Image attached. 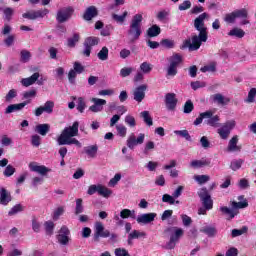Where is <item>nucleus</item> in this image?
I'll return each instance as SVG.
<instances>
[{
    "mask_svg": "<svg viewBox=\"0 0 256 256\" xmlns=\"http://www.w3.org/2000/svg\"><path fill=\"white\" fill-rule=\"evenodd\" d=\"M205 19H209V14L204 12L200 14L194 20V28L199 34L193 35L191 38L186 39L180 49H189V51H198L201 48L203 43H207V39L209 38L207 27L205 26Z\"/></svg>",
    "mask_w": 256,
    "mask_h": 256,
    "instance_id": "obj_1",
    "label": "nucleus"
},
{
    "mask_svg": "<svg viewBox=\"0 0 256 256\" xmlns=\"http://www.w3.org/2000/svg\"><path fill=\"white\" fill-rule=\"evenodd\" d=\"M79 135V122H74L72 126L64 128L60 136L58 137V145H76V147H82L81 142L76 138Z\"/></svg>",
    "mask_w": 256,
    "mask_h": 256,
    "instance_id": "obj_2",
    "label": "nucleus"
},
{
    "mask_svg": "<svg viewBox=\"0 0 256 256\" xmlns=\"http://www.w3.org/2000/svg\"><path fill=\"white\" fill-rule=\"evenodd\" d=\"M143 22V15L136 14L133 16L129 29L127 31L128 39L130 43H135V41H139L143 30H141V23Z\"/></svg>",
    "mask_w": 256,
    "mask_h": 256,
    "instance_id": "obj_3",
    "label": "nucleus"
},
{
    "mask_svg": "<svg viewBox=\"0 0 256 256\" xmlns=\"http://www.w3.org/2000/svg\"><path fill=\"white\" fill-rule=\"evenodd\" d=\"M231 207L232 208H229L227 206L220 207L222 215H228V221H231V219H235V216H237L239 213L237 209H245L249 207V202H247V200L240 202L232 201Z\"/></svg>",
    "mask_w": 256,
    "mask_h": 256,
    "instance_id": "obj_4",
    "label": "nucleus"
},
{
    "mask_svg": "<svg viewBox=\"0 0 256 256\" xmlns=\"http://www.w3.org/2000/svg\"><path fill=\"white\" fill-rule=\"evenodd\" d=\"M167 77H175L177 75V67L183 63V56L179 53H174L168 58Z\"/></svg>",
    "mask_w": 256,
    "mask_h": 256,
    "instance_id": "obj_5",
    "label": "nucleus"
},
{
    "mask_svg": "<svg viewBox=\"0 0 256 256\" xmlns=\"http://www.w3.org/2000/svg\"><path fill=\"white\" fill-rule=\"evenodd\" d=\"M99 237H103L104 239H107V237H110V241L113 243H117V238L119 237L117 234L112 233L109 230H105V226H103V223L96 222L95 223V233H94V239H99Z\"/></svg>",
    "mask_w": 256,
    "mask_h": 256,
    "instance_id": "obj_6",
    "label": "nucleus"
},
{
    "mask_svg": "<svg viewBox=\"0 0 256 256\" xmlns=\"http://www.w3.org/2000/svg\"><path fill=\"white\" fill-rule=\"evenodd\" d=\"M73 13H75V8L72 6L60 8L56 13L57 23H67L73 17Z\"/></svg>",
    "mask_w": 256,
    "mask_h": 256,
    "instance_id": "obj_7",
    "label": "nucleus"
},
{
    "mask_svg": "<svg viewBox=\"0 0 256 256\" xmlns=\"http://www.w3.org/2000/svg\"><path fill=\"white\" fill-rule=\"evenodd\" d=\"M235 125L237 123L235 120H228L224 124H220V128H218L217 133L220 136V139L227 140L229 139V135H231V131L235 129Z\"/></svg>",
    "mask_w": 256,
    "mask_h": 256,
    "instance_id": "obj_8",
    "label": "nucleus"
},
{
    "mask_svg": "<svg viewBox=\"0 0 256 256\" xmlns=\"http://www.w3.org/2000/svg\"><path fill=\"white\" fill-rule=\"evenodd\" d=\"M95 193H98V195H100L101 197H105L106 199H108V197H111V195H113V191H111V189L98 184V185H90L88 190H87V194L88 195H95Z\"/></svg>",
    "mask_w": 256,
    "mask_h": 256,
    "instance_id": "obj_9",
    "label": "nucleus"
},
{
    "mask_svg": "<svg viewBox=\"0 0 256 256\" xmlns=\"http://www.w3.org/2000/svg\"><path fill=\"white\" fill-rule=\"evenodd\" d=\"M198 196L200 197L204 209L207 211L213 209V200L211 199V194H209V190H207V188H201L198 191Z\"/></svg>",
    "mask_w": 256,
    "mask_h": 256,
    "instance_id": "obj_10",
    "label": "nucleus"
},
{
    "mask_svg": "<svg viewBox=\"0 0 256 256\" xmlns=\"http://www.w3.org/2000/svg\"><path fill=\"white\" fill-rule=\"evenodd\" d=\"M143 143H145L144 133H140L138 136H135V133H131L126 140V145L129 149H135L137 145H143Z\"/></svg>",
    "mask_w": 256,
    "mask_h": 256,
    "instance_id": "obj_11",
    "label": "nucleus"
},
{
    "mask_svg": "<svg viewBox=\"0 0 256 256\" xmlns=\"http://www.w3.org/2000/svg\"><path fill=\"white\" fill-rule=\"evenodd\" d=\"M59 245L67 246L71 241V230L67 226H62L56 236Z\"/></svg>",
    "mask_w": 256,
    "mask_h": 256,
    "instance_id": "obj_12",
    "label": "nucleus"
},
{
    "mask_svg": "<svg viewBox=\"0 0 256 256\" xmlns=\"http://www.w3.org/2000/svg\"><path fill=\"white\" fill-rule=\"evenodd\" d=\"M99 41H100L99 37H95V36L87 37L84 41L83 55H85L86 57H90L91 50L93 49V47L99 45Z\"/></svg>",
    "mask_w": 256,
    "mask_h": 256,
    "instance_id": "obj_13",
    "label": "nucleus"
},
{
    "mask_svg": "<svg viewBox=\"0 0 256 256\" xmlns=\"http://www.w3.org/2000/svg\"><path fill=\"white\" fill-rule=\"evenodd\" d=\"M53 109H55V102L48 100L44 103L43 106H39L34 110V115L35 117H41L43 113L51 115V113H53Z\"/></svg>",
    "mask_w": 256,
    "mask_h": 256,
    "instance_id": "obj_14",
    "label": "nucleus"
},
{
    "mask_svg": "<svg viewBox=\"0 0 256 256\" xmlns=\"http://www.w3.org/2000/svg\"><path fill=\"white\" fill-rule=\"evenodd\" d=\"M206 113H209V116H206V125L214 127V129L221 127V117L219 115H214L211 110L206 111Z\"/></svg>",
    "mask_w": 256,
    "mask_h": 256,
    "instance_id": "obj_15",
    "label": "nucleus"
},
{
    "mask_svg": "<svg viewBox=\"0 0 256 256\" xmlns=\"http://www.w3.org/2000/svg\"><path fill=\"white\" fill-rule=\"evenodd\" d=\"M91 102L94 103L89 107V111H91V113H101L104 105H107V100L101 98H92Z\"/></svg>",
    "mask_w": 256,
    "mask_h": 256,
    "instance_id": "obj_16",
    "label": "nucleus"
},
{
    "mask_svg": "<svg viewBox=\"0 0 256 256\" xmlns=\"http://www.w3.org/2000/svg\"><path fill=\"white\" fill-rule=\"evenodd\" d=\"M177 95L175 93H167L165 95V105L168 111H175L177 109Z\"/></svg>",
    "mask_w": 256,
    "mask_h": 256,
    "instance_id": "obj_17",
    "label": "nucleus"
},
{
    "mask_svg": "<svg viewBox=\"0 0 256 256\" xmlns=\"http://www.w3.org/2000/svg\"><path fill=\"white\" fill-rule=\"evenodd\" d=\"M165 233H169L170 239H173L174 241L179 242V239L183 237V234L185 233V231L182 228L172 226V227H168L165 230Z\"/></svg>",
    "mask_w": 256,
    "mask_h": 256,
    "instance_id": "obj_18",
    "label": "nucleus"
},
{
    "mask_svg": "<svg viewBox=\"0 0 256 256\" xmlns=\"http://www.w3.org/2000/svg\"><path fill=\"white\" fill-rule=\"evenodd\" d=\"M145 91H147V84L137 86L133 91V99L137 103H141L145 99Z\"/></svg>",
    "mask_w": 256,
    "mask_h": 256,
    "instance_id": "obj_19",
    "label": "nucleus"
},
{
    "mask_svg": "<svg viewBox=\"0 0 256 256\" xmlns=\"http://www.w3.org/2000/svg\"><path fill=\"white\" fill-rule=\"evenodd\" d=\"M28 167L30 171L34 173H38L42 177H45V175H47V173L51 171V169L47 168L44 165H38L37 162H30Z\"/></svg>",
    "mask_w": 256,
    "mask_h": 256,
    "instance_id": "obj_20",
    "label": "nucleus"
},
{
    "mask_svg": "<svg viewBox=\"0 0 256 256\" xmlns=\"http://www.w3.org/2000/svg\"><path fill=\"white\" fill-rule=\"evenodd\" d=\"M237 143H239V136H233L228 142V153H240L242 147L237 145Z\"/></svg>",
    "mask_w": 256,
    "mask_h": 256,
    "instance_id": "obj_21",
    "label": "nucleus"
},
{
    "mask_svg": "<svg viewBox=\"0 0 256 256\" xmlns=\"http://www.w3.org/2000/svg\"><path fill=\"white\" fill-rule=\"evenodd\" d=\"M13 201V197L11 196V192H9L7 189L1 187L0 188V205H4V207H7L9 203Z\"/></svg>",
    "mask_w": 256,
    "mask_h": 256,
    "instance_id": "obj_22",
    "label": "nucleus"
},
{
    "mask_svg": "<svg viewBox=\"0 0 256 256\" xmlns=\"http://www.w3.org/2000/svg\"><path fill=\"white\" fill-rule=\"evenodd\" d=\"M157 217V213H146L139 215L136 219L137 223H142L143 225H148V223H153Z\"/></svg>",
    "mask_w": 256,
    "mask_h": 256,
    "instance_id": "obj_23",
    "label": "nucleus"
},
{
    "mask_svg": "<svg viewBox=\"0 0 256 256\" xmlns=\"http://www.w3.org/2000/svg\"><path fill=\"white\" fill-rule=\"evenodd\" d=\"M99 152V145H89L83 148V153L87 155L89 159H95L97 157V153Z\"/></svg>",
    "mask_w": 256,
    "mask_h": 256,
    "instance_id": "obj_24",
    "label": "nucleus"
},
{
    "mask_svg": "<svg viewBox=\"0 0 256 256\" xmlns=\"http://www.w3.org/2000/svg\"><path fill=\"white\" fill-rule=\"evenodd\" d=\"M31 101H24L19 104H10L6 109H5V115H10V113H15V111H21L26 105H29Z\"/></svg>",
    "mask_w": 256,
    "mask_h": 256,
    "instance_id": "obj_25",
    "label": "nucleus"
},
{
    "mask_svg": "<svg viewBox=\"0 0 256 256\" xmlns=\"http://www.w3.org/2000/svg\"><path fill=\"white\" fill-rule=\"evenodd\" d=\"M97 15H99L97 7L89 6L84 12L83 19L84 21H91L94 17H97Z\"/></svg>",
    "mask_w": 256,
    "mask_h": 256,
    "instance_id": "obj_26",
    "label": "nucleus"
},
{
    "mask_svg": "<svg viewBox=\"0 0 256 256\" xmlns=\"http://www.w3.org/2000/svg\"><path fill=\"white\" fill-rule=\"evenodd\" d=\"M71 99L73 101H76V109L79 113H85V109H87V102L85 101V98L72 96Z\"/></svg>",
    "mask_w": 256,
    "mask_h": 256,
    "instance_id": "obj_27",
    "label": "nucleus"
},
{
    "mask_svg": "<svg viewBox=\"0 0 256 256\" xmlns=\"http://www.w3.org/2000/svg\"><path fill=\"white\" fill-rule=\"evenodd\" d=\"M40 74L38 72H35L28 78H24L21 80V83L23 87H31V85H34V83H37V80L39 79Z\"/></svg>",
    "mask_w": 256,
    "mask_h": 256,
    "instance_id": "obj_28",
    "label": "nucleus"
},
{
    "mask_svg": "<svg viewBox=\"0 0 256 256\" xmlns=\"http://www.w3.org/2000/svg\"><path fill=\"white\" fill-rule=\"evenodd\" d=\"M50 129H51V125L49 124H38L35 126L34 131L35 133H38V135L45 137V135L49 133Z\"/></svg>",
    "mask_w": 256,
    "mask_h": 256,
    "instance_id": "obj_29",
    "label": "nucleus"
},
{
    "mask_svg": "<svg viewBox=\"0 0 256 256\" xmlns=\"http://www.w3.org/2000/svg\"><path fill=\"white\" fill-rule=\"evenodd\" d=\"M212 100L214 103H217V105H227L231 101V99L223 96L221 93L212 95Z\"/></svg>",
    "mask_w": 256,
    "mask_h": 256,
    "instance_id": "obj_30",
    "label": "nucleus"
},
{
    "mask_svg": "<svg viewBox=\"0 0 256 256\" xmlns=\"http://www.w3.org/2000/svg\"><path fill=\"white\" fill-rule=\"evenodd\" d=\"M161 35V27L157 26V24L152 25L150 28L147 30V36L150 38L153 37H159Z\"/></svg>",
    "mask_w": 256,
    "mask_h": 256,
    "instance_id": "obj_31",
    "label": "nucleus"
},
{
    "mask_svg": "<svg viewBox=\"0 0 256 256\" xmlns=\"http://www.w3.org/2000/svg\"><path fill=\"white\" fill-rule=\"evenodd\" d=\"M201 233H204L208 237H215L217 235V228L213 226H204L200 229Z\"/></svg>",
    "mask_w": 256,
    "mask_h": 256,
    "instance_id": "obj_32",
    "label": "nucleus"
},
{
    "mask_svg": "<svg viewBox=\"0 0 256 256\" xmlns=\"http://www.w3.org/2000/svg\"><path fill=\"white\" fill-rule=\"evenodd\" d=\"M139 237H145V232H139L137 230L132 231L129 235H128V240L127 243L128 245H133V239H139Z\"/></svg>",
    "mask_w": 256,
    "mask_h": 256,
    "instance_id": "obj_33",
    "label": "nucleus"
},
{
    "mask_svg": "<svg viewBox=\"0 0 256 256\" xmlns=\"http://www.w3.org/2000/svg\"><path fill=\"white\" fill-rule=\"evenodd\" d=\"M169 15H171V12L169 10H160L156 14V19L160 21L161 23H165L167 19H169Z\"/></svg>",
    "mask_w": 256,
    "mask_h": 256,
    "instance_id": "obj_34",
    "label": "nucleus"
},
{
    "mask_svg": "<svg viewBox=\"0 0 256 256\" xmlns=\"http://www.w3.org/2000/svg\"><path fill=\"white\" fill-rule=\"evenodd\" d=\"M229 37H236L237 39H243L245 37V31L240 28H234L229 31Z\"/></svg>",
    "mask_w": 256,
    "mask_h": 256,
    "instance_id": "obj_35",
    "label": "nucleus"
},
{
    "mask_svg": "<svg viewBox=\"0 0 256 256\" xmlns=\"http://www.w3.org/2000/svg\"><path fill=\"white\" fill-rule=\"evenodd\" d=\"M97 57L100 61H107V59H109V48H107V46L102 47L98 52Z\"/></svg>",
    "mask_w": 256,
    "mask_h": 256,
    "instance_id": "obj_36",
    "label": "nucleus"
},
{
    "mask_svg": "<svg viewBox=\"0 0 256 256\" xmlns=\"http://www.w3.org/2000/svg\"><path fill=\"white\" fill-rule=\"evenodd\" d=\"M206 165H209V161L193 160L190 162V167H192V169H201V167H205Z\"/></svg>",
    "mask_w": 256,
    "mask_h": 256,
    "instance_id": "obj_37",
    "label": "nucleus"
},
{
    "mask_svg": "<svg viewBox=\"0 0 256 256\" xmlns=\"http://www.w3.org/2000/svg\"><path fill=\"white\" fill-rule=\"evenodd\" d=\"M79 39H81V36H79V33H74L72 37L68 38L67 46L71 48L75 47L77 43H79Z\"/></svg>",
    "mask_w": 256,
    "mask_h": 256,
    "instance_id": "obj_38",
    "label": "nucleus"
},
{
    "mask_svg": "<svg viewBox=\"0 0 256 256\" xmlns=\"http://www.w3.org/2000/svg\"><path fill=\"white\" fill-rule=\"evenodd\" d=\"M140 117H142L144 123H146L148 127H151L153 125V118H151L149 111H142L140 113Z\"/></svg>",
    "mask_w": 256,
    "mask_h": 256,
    "instance_id": "obj_39",
    "label": "nucleus"
},
{
    "mask_svg": "<svg viewBox=\"0 0 256 256\" xmlns=\"http://www.w3.org/2000/svg\"><path fill=\"white\" fill-rule=\"evenodd\" d=\"M140 71H142L144 75H149V73L153 71V65L149 62H143L140 64Z\"/></svg>",
    "mask_w": 256,
    "mask_h": 256,
    "instance_id": "obj_40",
    "label": "nucleus"
},
{
    "mask_svg": "<svg viewBox=\"0 0 256 256\" xmlns=\"http://www.w3.org/2000/svg\"><path fill=\"white\" fill-rule=\"evenodd\" d=\"M115 127H116L118 137H122V139L127 137V127L125 125L118 124Z\"/></svg>",
    "mask_w": 256,
    "mask_h": 256,
    "instance_id": "obj_41",
    "label": "nucleus"
},
{
    "mask_svg": "<svg viewBox=\"0 0 256 256\" xmlns=\"http://www.w3.org/2000/svg\"><path fill=\"white\" fill-rule=\"evenodd\" d=\"M174 134L178 135V137H182V139L186 141H192L191 134H189L188 130H175Z\"/></svg>",
    "mask_w": 256,
    "mask_h": 256,
    "instance_id": "obj_42",
    "label": "nucleus"
},
{
    "mask_svg": "<svg viewBox=\"0 0 256 256\" xmlns=\"http://www.w3.org/2000/svg\"><path fill=\"white\" fill-rule=\"evenodd\" d=\"M202 73H215L217 71V65L215 63H210L200 68Z\"/></svg>",
    "mask_w": 256,
    "mask_h": 256,
    "instance_id": "obj_43",
    "label": "nucleus"
},
{
    "mask_svg": "<svg viewBox=\"0 0 256 256\" xmlns=\"http://www.w3.org/2000/svg\"><path fill=\"white\" fill-rule=\"evenodd\" d=\"M121 219H129V217H132V219H135V210H129V209H123L120 212Z\"/></svg>",
    "mask_w": 256,
    "mask_h": 256,
    "instance_id": "obj_44",
    "label": "nucleus"
},
{
    "mask_svg": "<svg viewBox=\"0 0 256 256\" xmlns=\"http://www.w3.org/2000/svg\"><path fill=\"white\" fill-rule=\"evenodd\" d=\"M31 59V52H29L28 50H22L20 52V61L22 63H29Z\"/></svg>",
    "mask_w": 256,
    "mask_h": 256,
    "instance_id": "obj_45",
    "label": "nucleus"
},
{
    "mask_svg": "<svg viewBox=\"0 0 256 256\" xmlns=\"http://www.w3.org/2000/svg\"><path fill=\"white\" fill-rule=\"evenodd\" d=\"M83 211H85V208L83 207V199L78 198L76 199L75 215H81Z\"/></svg>",
    "mask_w": 256,
    "mask_h": 256,
    "instance_id": "obj_46",
    "label": "nucleus"
},
{
    "mask_svg": "<svg viewBox=\"0 0 256 256\" xmlns=\"http://www.w3.org/2000/svg\"><path fill=\"white\" fill-rule=\"evenodd\" d=\"M46 235H53V231L55 229V223L53 221H46L44 223Z\"/></svg>",
    "mask_w": 256,
    "mask_h": 256,
    "instance_id": "obj_47",
    "label": "nucleus"
},
{
    "mask_svg": "<svg viewBox=\"0 0 256 256\" xmlns=\"http://www.w3.org/2000/svg\"><path fill=\"white\" fill-rule=\"evenodd\" d=\"M193 109H195L193 102L191 100H187L184 104L183 113L189 115V113L193 112Z\"/></svg>",
    "mask_w": 256,
    "mask_h": 256,
    "instance_id": "obj_48",
    "label": "nucleus"
},
{
    "mask_svg": "<svg viewBox=\"0 0 256 256\" xmlns=\"http://www.w3.org/2000/svg\"><path fill=\"white\" fill-rule=\"evenodd\" d=\"M24 207L21 204H16L14 207L10 209L8 212V215L10 217H13V215H17V213H21L23 211Z\"/></svg>",
    "mask_w": 256,
    "mask_h": 256,
    "instance_id": "obj_49",
    "label": "nucleus"
},
{
    "mask_svg": "<svg viewBox=\"0 0 256 256\" xmlns=\"http://www.w3.org/2000/svg\"><path fill=\"white\" fill-rule=\"evenodd\" d=\"M124 123H126V125H128V127H136L137 126V122L135 121V117H133L132 115H126L124 118Z\"/></svg>",
    "mask_w": 256,
    "mask_h": 256,
    "instance_id": "obj_50",
    "label": "nucleus"
},
{
    "mask_svg": "<svg viewBox=\"0 0 256 256\" xmlns=\"http://www.w3.org/2000/svg\"><path fill=\"white\" fill-rule=\"evenodd\" d=\"M35 97H37L36 90H29L23 93V99H26V101L31 102V99H35Z\"/></svg>",
    "mask_w": 256,
    "mask_h": 256,
    "instance_id": "obj_51",
    "label": "nucleus"
},
{
    "mask_svg": "<svg viewBox=\"0 0 256 256\" xmlns=\"http://www.w3.org/2000/svg\"><path fill=\"white\" fill-rule=\"evenodd\" d=\"M234 13L236 15V19H247V15H249L245 8L235 10Z\"/></svg>",
    "mask_w": 256,
    "mask_h": 256,
    "instance_id": "obj_52",
    "label": "nucleus"
},
{
    "mask_svg": "<svg viewBox=\"0 0 256 256\" xmlns=\"http://www.w3.org/2000/svg\"><path fill=\"white\" fill-rule=\"evenodd\" d=\"M194 179L199 185H204V183H207L211 178L208 175H196Z\"/></svg>",
    "mask_w": 256,
    "mask_h": 256,
    "instance_id": "obj_53",
    "label": "nucleus"
},
{
    "mask_svg": "<svg viewBox=\"0 0 256 256\" xmlns=\"http://www.w3.org/2000/svg\"><path fill=\"white\" fill-rule=\"evenodd\" d=\"M15 97H17V90L15 89L9 90V92L5 96L6 103H11V101H13Z\"/></svg>",
    "mask_w": 256,
    "mask_h": 256,
    "instance_id": "obj_54",
    "label": "nucleus"
},
{
    "mask_svg": "<svg viewBox=\"0 0 256 256\" xmlns=\"http://www.w3.org/2000/svg\"><path fill=\"white\" fill-rule=\"evenodd\" d=\"M128 12L125 11L122 15L113 14L112 19L116 21V23H124L127 18Z\"/></svg>",
    "mask_w": 256,
    "mask_h": 256,
    "instance_id": "obj_55",
    "label": "nucleus"
},
{
    "mask_svg": "<svg viewBox=\"0 0 256 256\" xmlns=\"http://www.w3.org/2000/svg\"><path fill=\"white\" fill-rule=\"evenodd\" d=\"M133 71H135L133 67H124L120 70V77H123V78L129 77V75H131Z\"/></svg>",
    "mask_w": 256,
    "mask_h": 256,
    "instance_id": "obj_56",
    "label": "nucleus"
},
{
    "mask_svg": "<svg viewBox=\"0 0 256 256\" xmlns=\"http://www.w3.org/2000/svg\"><path fill=\"white\" fill-rule=\"evenodd\" d=\"M241 165H243L242 159L233 160L230 164V168L232 169V171H238V169H241Z\"/></svg>",
    "mask_w": 256,
    "mask_h": 256,
    "instance_id": "obj_57",
    "label": "nucleus"
},
{
    "mask_svg": "<svg viewBox=\"0 0 256 256\" xmlns=\"http://www.w3.org/2000/svg\"><path fill=\"white\" fill-rule=\"evenodd\" d=\"M46 15H49V9L47 8L35 11V19H43Z\"/></svg>",
    "mask_w": 256,
    "mask_h": 256,
    "instance_id": "obj_58",
    "label": "nucleus"
},
{
    "mask_svg": "<svg viewBox=\"0 0 256 256\" xmlns=\"http://www.w3.org/2000/svg\"><path fill=\"white\" fill-rule=\"evenodd\" d=\"M255 97H256V88H252L248 92L246 103H255Z\"/></svg>",
    "mask_w": 256,
    "mask_h": 256,
    "instance_id": "obj_59",
    "label": "nucleus"
},
{
    "mask_svg": "<svg viewBox=\"0 0 256 256\" xmlns=\"http://www.w3.org/2000/svg\"><path fill=\"white\" fill-rule=\"evenodd\" d=\"M4 177H12V175H15V167L12 165H7L4 172H3Z\"/></svg>",
    "mask_w": 256,
    "mask_h": 256,
    "instance_id": "obj_60",
    "label": "nucleus"
},
{
    "mask_svg": "<svg viewBox=\"0 0 256 256\" xmlns=\"http://www.w3.org/2000/svg\"><path fill=\"white\" fill-rule=\"evenodd\" d=\"M207 117H209V113H207V111L200 113L198 118H196V120L194 121V125H201L203 123V119L207 120Z\"/></svg>",
    "mask_w": 256,
    "mask_h": 256,
    "instance_id": "obj_61",
    "label": "nucleus"
},
{
    "mask_svg": "<svg viewBox=\"0 0 256 256\" xmlns=\"http://www.w3.org/2000/svg\"><path fill=\"white\" fill-rule=\"evenodd\" d=\"M162 201L163 203H169V205H175V197H173V195L164 194L162 196Z\"/></svg>",
    "mask_w": 256,
    "mask_h": 256,
    "instance_id": "obj_62",
    "label": "nucleus"
},
{
    "mask_svg": "<svg viewBox=\"0 0 256 256\" xmlns=\"http://www.w3.org/2000/svg\"><path fill=\"white\" fill-rule=\"evenodd\" d=\"M114 255L115 256H131V254H129V251H127V249L125 248H116L114 250Z\"/></svg>",
    "mask_w": 256,
    "mask_h": 256,
    "instance_id": "obj_63",
    "label": "nucleus"
},
{
    "mask_svg": "<svg viewBox=\"0 0 256 256\" xmlns=\"http://www.w3.org/2000/svg\"><path fill=\"white\" fill-rule=\"evenodd\" d=\"M31 145H33V147H39V145H41V136L35 134L31 136Z\"/></svg>",
    "mask_w": 256,
    "mask_h": 256,
    "instance_id": "obj_64",
    "label": "nucleus"
}]
</instances>
